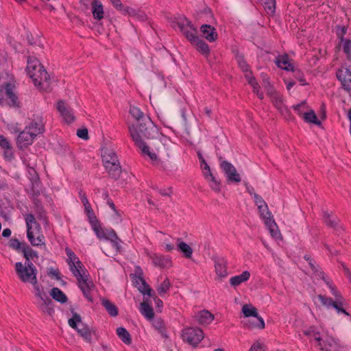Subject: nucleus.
Wrapping results in <instances>:
<instances>
[{
  "label": "nucleus",
  "mask_w": 351,
  "mask_h": 351,
  "mask_svg": "<svg viewBox=\"0 0 351 351\" xmlns=\"http://www.w3.org/2000/svg\"><path fill=\"white\" fill-rule=\"evenodd\" d=\"M221 160L220 168L224 173L227 182L228 184H238L241 181V176L234 166L227 160H221V157L219 158Z\"/></svg>",
  "instance_id": "11"
},
{
  "label": "nucleus",
  "mask_w": 351,
  "mask_h": 351,
  "mask_svg": "<svg viewBox=\"0 0 351 351\" xmlns=\"http://www.w3.org/2000/svg\"><path fill=\"white\" fill-rule=\"evenodd\" d=\"M250 277V273L248 271H244L241 274L230 278V284L232 287H237L241 283L247 281Z\"/></svg>",
  "instance_id": "26"
},
{
  "label": "nucleus",
  "mask_w": 351,
  "mask_h": 351,
  "mask_svg": "<svg viewBox=\"0 0 351 351\" xmlns=\"http://www.w3.org/2000/svg\"><path fill=\"white\" fill-rule=\"evenodd\" d=\"M101 304L104 306L108 314L112 317L118 315L119 310L117 306L108 299H102Z\"/></svg>",
  "instance_id": "32"
},
{
  "label": "nucleus",
  "mask_w": 351,
  "mask_h": 351,
  "mask_svg": "<svg viewBox=\"0 0 351 351\" xmlns=\"http://www.w3.org/2000/svg\"><path fill=\"white\" fill-rule=\"evenodd\" d=\"M265 226L268 228L271 235L275 239L281 237V234L278 228V226L274 219H269Z\"/></svg>",
  "instance_id": "39"
},
{
  "label": "nucleus",
  "mask_w": 351,
  "mask_h": 351,
  "mask_svg": "<svg viewBox=\"0 0 351 351\" xmlns=\"http://www.w3.org/2000/svg\"><path fill=\"white\" fill-rule=\"evenodd\" d=\"M313 272L317 278H320L324 282L328 279V278L326 276L325 273L322 270L319 266L314 269Z\"/></svg>",
  "instance_id": "58"
},
{
  "label": "nucleus",
  "mask_w": 351,
  "mask_h": 351,
  "mask_svg": "<svg viewBox=\"0 0 351 351\" xmlns=\"http://www.w3.org/2000/svg\"><path fill=\"white\" fill-rule=\"evenodd\" d=\"M140 311L147 319H152L154 317V312L152 306L145 302L141 303Z\"/></svg>",
  "instance_id": "35"
},
{
  "label": "nucleus",
  "mask_w": 351,
  "mask_h": 351,
  "mask_svg": "<svg viewBox=\"0 0 351 351\" xmlns=\"http://www.w3.org/2000/svg\"><path fill=\"white\" fill-rule=\"evenodd\" d=\"M36 137V134L31 132L26 127L21 132L17 138V143L20 147H27L30 145Z\"/></svg>",
  "instance_id": "15"
},
{
  "label": "nucleus",
  "mask_w": 351,
  "mask_h": 351,
  "mask_svg": "<svg viewBox=\"0 0 351 351\" xmlns=\"http://www.w3.org/2000/svg\"><path fill=\"white\" fill-rule=\"evenodd\" d=\"M26 243L25 242H20L19 239H11L9 241V246L16 250L19 252H23V248L26 245Z\"/></svg>",
  "instance_id": "46"
},
{
  "label": "nucleus",
  "mask_w": 351,
  "mask_h": 351,
  "mask_svg": "<svg viewBox=\"0 0 351 351\" xmlns=\"http://www.w3.org/2000/svg\"><path fill=\"white\" fill-rule=\"evenodd\" d=\"M132 131V138L134 141L135 144L141 149L142 153L145 155H147L149 150V147L145 143L142 138H140V136L134 132L133 129Z\"/></svg>",
  "instance_id": "30"
},
{
  "label": "nucleus",
  "mask_w": 351,
  "mask_h": 351,
  "mask_svg": "<svg viewBox=\"0 0 351 351\" xmlns=\"http://www.w3.org/2000/svg\"><path fill=\"white\" fill-rule=\"evenodd\" d=\"M15 271L19 278L23 282L36 284L37 269L32 263L25 262L23 265L21 262H17L15 263Z\"/></svg>",
  "instance_id": "3"
},
{
  "label": "nucleus",
  "mask_w": 351,
  "mask_h": 351,
  "mask_svg": "<svg viewBox=\"0 0 351 351\" xmlns=\"http://www.w3.org/2000/svg\"><path fill=\"white\" fill-rule=\"evenodd\" d=\"M3 156L7 160L11 161L14 158V153L11 145L8 148H3Z\"/></svg>",
  "instance_id": "56"
},
{
  "label": "nucleus",
  "mask_w": 351,
  "mask_h": 351,
  "mask_svg": "<svg viewBox=\"0 0 351 351\" xmlns=\"http://www.w3.org/2000/svg\"><path fill=\"white\" fill-rule=\"evenodd\" d=\"M56 108L66 123H71L75 121V118L72 109L66 104L64 101H58Z\"/></svg>",
  "instance_id": "13"
},
{
  "label": "nucleus",
  "mask_w": 351,
  "mask_h": 351,
  "mask_svg": "<svg viewBox=\"0 0 351 351\" xmlns=\"http://www.w3.org/2000/svg\"><path fill=\"white\" fill-rule=\"evenodd\" d=\"M278 67L289 71H293L294 66L289 61V58L287 54L279 55L276 58L274 61Z\"/></svg>",
  "instance_id": "21"
},
{
  "label": "nucleus",
  "mask_w": 351,
  "mask_h": 351,
  "mask_svg": "<svg viewBox=\"0 0 351 351\" xmlns=\"http://www.w3.org/2000/svg\"><path fill=\"white\" fill-rule=\"evenodd\" d=\"M317 298L323 306L327 308L333 307L338 314H343L350 315V313L344 308L346 300L343 297L333 300L331 298L325 296L322 294L317 295Z\"/></svg>",
  "instance_id": "9"
},
{
  "label": "nucleus",
  "mask_w": 351,
  "mask_h": 351,
  "mask_svg": "<svg viewBox=\"0 0 351 351\" xmlns=\"http://www.w3.org/2000/svg\"><path fill=\"white\" fill-rule=\"evenodd\" d=\"M177 242L178 250L183 254L185 258H191L193 254V249L191 246L182 241L180 238L177 239Z\"/></svg>",
  "instance_id": "28"
},
{
  "label": "nucleus",
  "mask_w": 351,
  "mask_h": 351,
  "mask_svg": "<svg viewBox=\"0 0 351 351\" xmlns=\"http://www.w3.org/2000/svg\"><path fill=\"white\" fill-rule=\"evenodd\" d=\"M245 74V78L247 81L248 84L252 86V88L257 89L258 82L253 75L252 71L251 69L247 70V71L243 72Z\"/></svg>",
  "instance_id": "51"
},
{
  "label": "nucleus",
  "mask_w": 351,
  "mask_h": 351,
  "mask_svg": "<svg viewBox=\"0 0 351 351\" xmlns=\"http://www.w3.org/2000/svg\"><path fill=\"white\" fill-rule=\"evenodd\" d=\"M176 25L190 43H193L194 39L198 36L197 28L186 18L179 19L176 22Z\"/></svg>",
  "instance_id": "10"
},
{
  "label": "nucleus",
  "mask_w": 351,
  "mask_h": 351,
  "mask_svg": "<svg viewBox=\"0 0 351 351\" xmlns=\"http://www.w3.org/2000/svg\"><path fill=\"white\" fill-rule=\"evenodd\" d=\"M324 223L329 228L334 229L337 234L343 232V228L339 225V219L328 211H323Z\"/></svg>",
  "instance_id": "16"
},
{
  "label": "nucleus",
  "mask_w": 351,
  "mask_h": 351,
  "mask_svg": "<svg viewBox=\"0 0 351 351\" xmlns=\"http://www.w3.org/2000/svg\"><path fill=\"white\" fill-rule=\"evenodd\" d=\"M191 44L193 45L195 47L196 50L204 56L208 57L210 55V48L208 45L198 36H197L196 38L194 39V41L191 43Z\"/></svg>",
  "instance_id": "22"
},
{
  "label": "nucleus",
  "mask_w": 351,
  "mask_h": 351,
  "mask_svg": "<svg viewBox=\"0 0 351 351\" xmlns=\"http://www.w3.org/2000/svg\"><path fill=\"white\" fill-rule=\"evenodd\" d=\"M216 274L220 278L228 276L227 261L223 257H217L214 259Z\"/></svg>",
  "instance_id": "18"
},
{
  "label": "nucleus",
  "mask_w": 351,
  "mask_h": 351,
  "mask_svg": "<svg viewBox=\"0 0 351 351\" xmlns=\"http://www.w3.org/2000/svg\"><path fill=\"white\" fill-rule=\"evenodd\" d=\"M26 71L36 86L43 88L45 83L49 85V75L36 58H28Z\"/></svg>",
  "instance_id": "1"
},
{
  "label": "nucleus",
  "mask_w": 351,
  "mask_h": 351,
  "mask_svg": "<svg viewBox=\"0 0 351 351\" xmlns=\"http://www.w3.org/2000/svg\"><path fill=\"white\" fill-rule=\"evenodd\" d=\"M69 324L77 330L86 342L91 343L92 332L94 331L87 324L82 322V317L79 314L73 313L72 318L69 319Z\"/></svg>",
  "instance_id": "6"
},
{
  "label": "nucleus",
  "mask_w": 351,
  "mask_h": 351,
  "mask_svg": "<svg viewBox=\"0 0 351 351\" xmlns=\"http://www.w3.org/2000/svg\"><path fill=\"white\" fill-rule=\"evenodd\" d=\"M302 117L306 123H313L317 125H320L322 124L321 121L318 120L317 115L313 110H311L308 112H304Z\"/></svg>",
  "instance_id": "38"
},
{
  "label": "nucleus",
  "mask_w": 351,
  "mask_h": 351,
  "mask_svg": "<svg viewBox=\"0 0 351 351\" xmlns=\"http://www.w3.org/2000/svg\"><path fill=\"white\" fill-rule=\"evenodd\" d=\"M268 14H273L276 10V0H260Z\"/></svg>",
  "instance_id": "42"
},
{
  "label": "nucleus",
  "mask_w": 351,
  "mask_h": 351,
  "mask_svg": "<svg viewBox=\"0 0 351 351\" xmlns=\"http://www.w3.org/2000/svg\"><path fill=\"white\" fill-rule=\"evenodd\" d=\"M199 30L201 36L209 42H215L218 38V34L215 28L210 25H202Z\"/></svg>",
  "instance_id": "17"
},
{
  "label": "nucleus",
  "mask_w": 351,
  "mask_h": 351,
  "mask_svg": "<svg viewBox=\"0 0 351 351\" xmlns=\"http://www.w3.org/2000/svg\"><path fill=\"white\" fill-rule=\"evenodd\" d=\"M303 333L307 337L313 338L318 342V346H321L322 338L315 326H311L307 330H304Z\"/></svg>",
  "instance_id": "41"
},
{
  "label": "nucleus",
  "mask_w": 351,
  "mask_h": 351,
  "mask_svg": "<svg viewBox=\"0 0 351 351\" xmlns=\"http://www.w3.org/2000/svg\"><path fill=\"white\" fill-rule=\"evenodd\" d=\"M117 335L121 339V341L127 345L132 343V338L129 332L123 327L117 328Z\"/></svg>",
  "instance_id": "36"
},
{
  "label": "nucleus",
  "mask_w": 351,
  "mask_h": 351,
  "mask_svg": "<svg viewBox=\"0 0 351 351\" xmlns=\"http://www.w3.org/2000/svg\"><path fill=\"white\" fill-rule=\"evenodd\" d=\"M87 271L86 269L83 271L74 273L73 276L77 280L78 287L82 291L84 296L90 302H93V297L90 291L95 287L91 280H88V274L86 275Z\"/></svg>",
  "instance_id": "8"
},
{
  "label": "nucleus",
  "mask_w": 351,
  "mask_h": 351,
  "mask_svg": "<svg viewBox=\"0 0 351 351\" xmlns=\"http://www.w3.org/2000/svg\"><path fill=\"white\" fill-rule=\"evenodd\" d=\"M181 337L184 342L196 348L204 339V334L198 327L188 326L182 329Z\"/></svg>",
  "instance_id": "7"
},
{
  "label": "nucleus",
  "mask_w": 351,
  "mask_h": 351,
  "mask_svg": "<svg viewBox=\"0 0 351 351\" xmlns=\"http://www.w3.org/2000/svg\"><path fill=\"white\" fill-rule=\"evenodd\" d=\"M270 99L274 106L279 110H282L284 108L283 98L282 95L277 93L274 96L270 97Z\"/></svg>",
  "instance_id": "45"
},
{
  "label": "nucleus",
  "mask_w": 351,
  "mask_h": 351,
  "mask_svg": "<svg viewBox=\"0 0 351 351\" xmlns=\"http://www.w3.org/2000/svg\"><path fill=\"white\" fill-rule=\"evenodd\" d=\"M171 287V282L169 280L166 278L163 282L158 287L157 291L160 296L164 295Z\"/></svg>",
  "instance_id": "52"
},
{
  "label": "nucleus",
  "mask_w": 351,
  "mask_h": 351,
  "mask_svg": "<svg viewBox=\"0 0 351 351\" xmlns=\"http://www.w3.org/2000/svg\"><path fill=\"white\" fill-rule=\"evenodd\" d=\"M65 252L68 256L67 263L72 274H74V273L83 271L84 267L72 250L69 247H66Z\"/></svg>",
  "instance_id": "12"
},
{
  "label": "nucleus",
  "mask_w": 351,
  "mask_h": 351,
  "mask_svg": "<svg viewBox=\"0 0 351 351\" xmlns=\"http://www.w3.org/2000/svg\"><path fill=\"white\" fill-rule=\"evenodd\" d=\"M132 129H133L134 132L140 136L141 138L143 137L146 138H153L155 134H157L156 128L149 117H145L144 120L141 122L137 123L136 125H132L129 127V132L131 136Z\"/></svg>",
  "instance_id": "5"
},
{
  "label": "nucleus",
  "mask_w": 351,
  "mask_h": 351,
  "mask_svg": "<svg viewBox=\"0 0 351 351\" xmlns=\"http://www.w3.org/2000/svg\"><path fill=\"white\" fill-rule=\"evenodd\" d=\"M322 344L327 345L331 348H334V350H337L338 348V343L332 337L327 338L326 340L323 341Z\"/></svg>",
  "instance_id": "57"
},
{
  "label": "nucleus",
  "mask_w": 351,
  "mask_h": 351,
  "mask_svg": "<svg viewBox=\"0 0 351 351\" xmlns=\"http://www.w3.org/2000/svg\"><path fill=\"white\" fill-rule=\"evenodd\" d=\"M153 326L164 337H167L165 322L162 319H156Z\"/></svg>",
  "instance_id": "49"
},
{
  "label": "nucleus",
  "mask_w": 351,
  "mask_h": 351,
  "mask_svg": "<svg viewBox=\"0 0 351 351\" xmlns=\"http://www.w3.org/2000/svg\"><path fill=\"white\" fill-rule=\"evenodd\" d=\"M25 220L27 226V237L33 246H40L45 245V237L42 234H39L35 237L34 231L32 230L34 227L35 230L38 232L40 230V224L36 221V218L33 214H27L25 216Z\"/></svg>",
  "instance_id": "4"
},
{
  "label": "nucleus",
  "mask_w": 351,
  "mask_h": 351,
  "mask_svg": "<svg viewBox=\"0 0 351 351\" xmlns=\"http://www.w3.org/2000/svg\"><path fill=\"white\" fill-rule=\"evenodd\" d=\"M347 30H348V28L345 25H343V26L338 25V26H337V28H336V35L337 36V38L340 40V42H342V41H344L345 40H346L344 38V36L347 34Z\"/></svg>",
  "instance_id": "54"
},
{
  "label": "nucleus",
  "mask_w": 351,
  "mask_h": 351,
  "mask_svg": "<svg viewBox=\"0 0 351 351\" xmlns=\"http://www.w3.org/2000/svg\"><path fill=\"white\" fill-rule=\"evenodd\" d=\"M135 282L136 285H139L141 283V285L138 287V289L141 293L150 297L152 296V293L154 292L153 289L149 287V285L142 277H138Z\"/></svg>",
  "instance_id": "31"
},
{
  "label": "nucleus",
  "mask_w": 351,
  "mask_h": 351,
  "mask_svg": "<svg viewBox=\"0 0 351 351\" xmlns=\"http://www.w3.org/2000/svg\"><path fill=\"white\" fill-rule=\"evenodd\" d=\"M26 128L33 133L36 134V136L38 134H43L45 132V125L42 119L33 120L31 121Z\"/></svg>",
  "instance_id": "24"
},
{
  "label": "nucleus",
  "mask_w": 351,
  "mask_h": 351,
  "mask_svg": "<svg viewBox=\"0 0 351 351\" xmlns=\"http://www.w3.org/2000/svg\"><path fill=\"white\" fill-rule=\"evenodd\" d=\"M4 88L5 94L10 100L8 102L9 106L19 108L20 102L18 100V97L13 91L14 86L10 83H5Z\"/></svg>",
  "instance_id": "20"
},
{
  "label": "nucleus",
  "mask_w": 351,
  "mask_h": 351,
  "mask_svg": "<svg viewBox=\"0 0 351 351\" xmlns=\"http://www.w3.org/2000/svg\"><path fill=\"white\" fill-rule=\"evenodd\" d=\"M242 312L246 317H257V316H258L257 309L251 304L243 305L242 307Z\"/></svg>",
  "instance_id": "43"
},
{
  "label": "nucleus",
  "mask_w": 351,
  "mask_h": 351,
  "mask_svg": "<svg viewBox=\"0 0 351 351\" xmlns=\"http://www.w3.org/2000/svg\"><path fill=\"white\" fill-rule=\"evenodd\" d=\"M101 153L102 162L109 176L115 180L119 179L122 169L116 152L112 149L104 148Z\"/></svg>",
  "instance_id": "2"
},
{
  "label": "nucleus",
  "mask_w": 351,
  "mask_h": 351,
  "mask_svg": "<svg viewBox=\"0 0 351 351\" xmlns=\"http://www.w3.org/2000/svg\"><path fill=\"white\" fill-rule=\"evenodd\" d=\"M254 201L255 204L258 206V208H261V206L263 205H267L263 197L256 193H254Z\"/></svg>",
  "instance_id": "62"
},
{
  "label": "nucleus",
  "mask_w": 351,
  "mask_h": 351,
  "mask_svg": "<svg viewBox=\"0 0 351 351\" xmlns=\"http://www.w3.org/2000/svg\"><path fill=\"white\" fill-rule=\"evenodd\" d=\"M265 326V322L260 316H257V317H254L253 319H248L243 322V327L249 330L254 328L263 329Z\"/></svg>",
  "instance_id": "23"
},
{
  "label": "nucleus",
  "mask_w": 351,
  "mask_h": 351,
  "mask_svg": "<svg viewBox=\"0 0 351 351\" xmlns=\"http://www.w3.org/2000/svg\"><path fill=\"white\" fill-rule=\"evenodd\" d=\"M250 351H265V345L263 343L256 341L252 345L250 348Z\"/></svg>",
  "instance_id": "61"
},
{
  "label": "nucleus",
  "mask_w": 351,
  "mask_h": 351,
  "mask_svg": "<svg viewBox=\"0 0 351 351\" xmlns=\"http://www.w3.org/2000/svg\"><path fill=\"white\" fill-rule=\"evenodd\" d=\"M77 136L84 140L88 139V132L86 128L79 129L77 131Z\"/></svg>",
  "instance_id": "63"
},
{
  "label": "nucleus",
  "mask_w": 351,
  "mask_h": 351,
  "mask_svg": "<svg viewBox=\"0 0 351 351\" xmlns=\"http://www.w3.org/2000/svg\"><path fill=\"white\" fill-rule=\"evenodd\" d=\"M147 255L156 267L166 268L171 266L172 263L171 258L167 256L149 252L147 253Z\"/></svg>",
  "instance_id": "14"
},
{
  "label": "nucleus",
  "mask_w": 351,
  "mask_h": 351,
  "mask_svg": "<svg viewBox=\"0 0 351 351\" xmlns=\"http://www.w3.org/2000/svg\"><path fill=\"white\" fill-rule=\"evenodd\" d=\"M52 303L53 302L51 299L48 297L44 300H40L38 307L43 313L51 316L54 313V309L52 307Z\"/></svg>",
  "instance_id": "25"
},
{
  "label": "nucleus",
  "mask_w": 351,
  "mask_h": 351,
  "mask_svg": "<svg viewBox=\"0 0 351 351\" xmlns=\"http://www.w3.org/2000/svg\"><path fill=\"white\" fill-rule=\"evenodd\" d=\"M193 317L200 325H208L214 319V315L207 310H202L196 313Z\"/></svg>",
  "instance_id": "19"
},
{
  "label": "nucleus",
  "mask_w": 351,
  "mask_h": 351,
  "mask_svg": "<svg viewBox=\"0 0 351 351\" xmlns=\"http://www.w3.org/2000/svg\"><path fill=\"white\" fill-rule=\"evenodd\" d=\"M205 178L208 180L210 186L213 191L216 192H219L221 191V182L213 176V173L206 174L205 172Z\"/></svg>",
  "instance_id": "37"
},
{
  "label": "nucleus",
  "mask_w": 351,
  "mask_h": 351,
  "mask_svg": "<svg viewBox=\"0 0 351 351\" xmlns=\"http://www.w3.org/2000/svg\"><path fill=\"white\" fill-rule=\"evenodd\" d=\"M22 253L23 257L25 259V262L32 263L31 259L38 258V252L33 250L28 244H26L25 247L23 250Z\"/></svg>",
  "instance_id": "33"
},
{
  "label": "nucleus",
  "mask_w": 351,
  "mask_h": 351,
  "mask_svg": "<svg viewBox=\"0 0 351 351\" xmlns=\"http://www.w3.org/2000/svg\"><path fill=\"white\" fill-rule=\"evenodd\" d=\"M341 45H342L343 51L346 53L347 59L351 60V40L346 39L340 42L338 47L340 48Z\"/></svg>",
  "instance_id": "47"
},
{
  "label": "nucleus",
  "mask_w": 351,
  "mask_h": 351,
  "mask_svg": "<svg viewBox=\"0 0 351 351\" xmlns=\"http://www.w3.org/2000/svg\"><path fill=\"white\" fill-rule=\"evenodd\" d=\"M91 227L99 239H104V237H105L106 230L101 228L99 221L92 223Z\"/></svg>",
  "instance_id": "50"
},
{
  "label": "nucleus",
  "mask_w": 351,
  "mask_h": 351,
  "mask_svg": "<svg viewBox=\"0 0 351 351\" xmlns=\"http://www.w3.org/2000/svg\"><path fill=\"white\" fill-rule=\"evenodd\" d=\"M29 173L32 176L31 182L33 185H38L39 183V178L38 174L36 173L35 169L34 168H30L29 170Z\"/></svg>",
  "instance_id": "60"
},
{
  "label": "nucleus",
  "mask_w": 351,
  "mask_h": 351,
  "mask_svg": "<svg viewBox=\"0 0 351 351\" xmlns=\"http://www.w3.org/2000/svg\"><path fill=\"white\" fill-rule=\"evenodd\" d=\"M233 53L234 55V58L239 65V67L241 69V70L243 72L247 71V70H250V66L245 60L243 54L240 53L238 49L234 50Z\"/></svg>",
  "instance_id": "29"
},
{
  "label": "nucleus",
  "mask_w": 351,
  "mask_h": 351,
  "mask_svg": "<svg viewBox=\"0 0 351 351\" xmlns=\"http://www.w3.org/2000/svg\"><path fill=\"white\" fill-rule=\"evenodd\" d=\"M261 217L264 220L265 224L267 223L269 219H274L271 213L269 211L267 204L261 206V208H258Z\"/></svg>",
  "instance_id": "44"
},
{
  "label": "nucleus",
  "mask_w": 351,
  "mask_h": 351,
  "mask_svg": "<svg viewBox=\"0 0 351 351\" xmlns=\"http://www.w3.org/2000/svg\"><path fill=\"white\" fill-rule=\"evenodd\" d=\"M293 73H294V77L299 81L301 82V85L304 86V85H306V83L305 82V79H304V76L303 75V73L298 69H293V71H292Z\"/></svg>",
  "instance_id": "59"
},
{
  "label": "nucleus",
  "mask_w": 351,
  "mask_h": 351,
  "mask_svg": "<svg viewBox=\"0 0 351 351\" xmlns=\"http://www.w3.org/2000/svg\"><path fill=\"white\" fill-rule=\"evenodd\" d=\"M50 295L58 302L63 304L67 302L66 295L58 287L53 288L50 291Z\"/></svg>",
  "instance_id": "34"
},
{
  "label": "nucleus",
  "mask_w": 351,
  "mask_h": 351,
  "mask_svg": "<svg viewBox=\"0 0 351 351\" xmlns=\"http://www.w3.org/2000/svg\"><path fill=\"white\" fill-rule=\"evenodd\" d=\"M330 290L332 295L335 297V300L343 297L341 293L337 290L333 282L329 278L324 282Z\"/></svg>",
  "instance_id": "53"
},
{
  "label": "nucleus",
  "mask_w": 351,
  "mask_h": 351,
  "mask_svg": "<svg viewBox=\"0 0 351 351\" xmlns=\"http://www.w3.org/2000/svg\"><path fill=\"white\" fill-rule=\"evenodd\" d=\"M84 208H85V211L87 214V216L89 219V222L90 223V225L95 222H97L99 220L97 219L95 213H94V211L90 206V204H89V207L87 206H84Z\"/></svg>",
  "instance_id": "55"
},
{
  "label": "nucleus",
  "mask_w": 351,
  "mask_h": 351,
  "mask_svg": "<svg viewBox=\"0 0 351 351\" xmlns=\"http://www.w3.org/2000/svg\"><path fill=\"white\" fill-rule=\"evenodd\" d=\"M117 236V235L113 229H106L105 237H104V239L111 241L112 239H114Z\"/></svg>",
  "instance_id": "64"
},
{
  "label": "nucleus",
  "mask_w": 351,
  "mask_h": 351,
  "mask_svg": "<svg viewBox=\"0 0 351 351\" xmlns=\"http://www.w3.org/2000/svg\"><path fill=\"white\" fill-rule=\"evenodd\" d=\"M32 285L34 287L35 295L40 300V301L49 297L46 292L43 290V287H41L38 284V280H36V284Z\"/></svg>",
  "instance_id": "48"
},
{
  "label": "nucleus",
  "mask_w": 351,
  "mask_h": 351,
  "mask_svg": "<svg viewBox=\"0 0 351 351\" xmlns=\"http://www.w3.org/2000/svg\"><path fill=\"white\" fill-rule=\"evenodd\" d=\"M130 114L137 121V123L143 121L145 117H149L148 116L145 115L136 106L130 107Z\"/></svg>",
  "instance_id": "40"
},
{
  "label": "nucleus",
  "mask_w": 351,
  "mask_h": 351,
  "mask_svg": "<svg viewBox=\"0 0 351 351\" xmlns=\"http://www.w3.org/2000/svg\"><path fill=\"white\" fill-rule=\"evenodd\" d=\"M91 5L94 19L97 20L102 19L104 18V8L101 3L98 0H93Z\"/></svg>",
  "instance_id": "27"
}]
</instances>
